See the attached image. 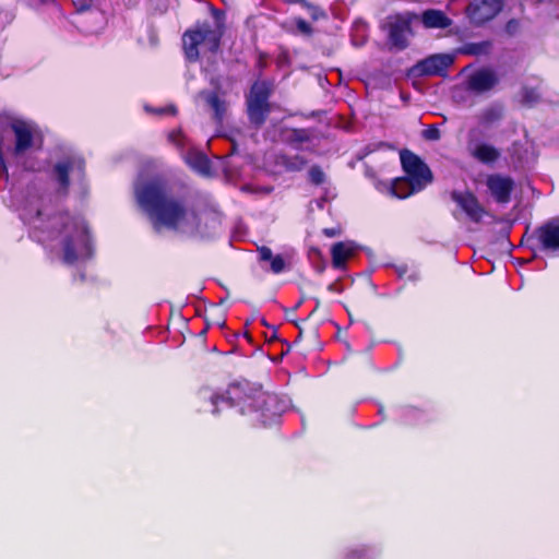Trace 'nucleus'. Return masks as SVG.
<instances>
[{"label":"nucleus","mask_w":559,"mask_h":559,"mask_svg":"<svg viewBox=\"0 0 559 559\" xmlns=\"http://www.w3.org/2000/svg\"><path fill=\"white\" fill-rule=\"evenodd\" d=\"M139 207L148 217L154 230H178L189 214L183 200L173 194L163 177H138L133 183Z\"/></svg>","instance_id":"obj_1"},{"label":"nucleus","mask_w":559,"mask_h":559,"mask_svg":"<svg viewBox=\"0 0 559 559\" xmlns=\"http://www.w3.org/2000/svg\"><path fill=\"white\" fill-rule=\"evenodd\" d=\"M216 407H235L242 416H247L252 425L270 426L288 409L289 401L262 390L261 386L248 381L228 385L222 393L212 396Z\"/></svg>","instance_id":"obj_2"},{"label":"nucleus","mask_w":559,"mask_h":559,"mask_svg":"<svg viewBox=\"0 0 559 559\" xmlns=\"http://www.w3.org/2000/svg\"><path fill=\"white\" fill-rule=\"evenodd\" d=\"M62 222V230L70 229V234L66 236L62 242L63 249V262L72 265L79 259V250L91 254V236L86 226H82L74 217L70 216L69 213L60 215Z\"/></svg>","instance_id":"obj_3"},{"label":"nucleus","mask_w":559,"mask_h":559,"mask_svg":"<svg viewBox=\"0 0 559 559\" xmlns=\"http://www.w3.org/2000/svg\"><path fill=\"white\" fill-rule=\"evenodd\" d=\"M15 142L13 147V156L17 163L24 166L28 171H40L33 163L28 164L25 158L41 147V138L36 127L26 121H14L12 123Z\"/></svg>","instance_id":"obj_4"},{"label":"nucleus","mask_w":559,"mask_h":559,"mask_svg":"<svg viewBox=\"0 0 559 559\" xmlns=\"http://www.w3.org/2000/svg\"><path fill=\"white\" fill-rule=\"evenodd\" d=\"M454 204L452 215L457 222L483 223L490 217L489 211L468 188H455L450 192Z\"/></svg>","instance_id":"obj_5"},{"label":"nucleus","mask_w":559,"mask_h":559,"mask_svg":"<svg viewBox=\"0 0 559 559\" xmlns=\"http://www.w3.org/2000/svg\"><path fill=\"white\" fill-rule=\"evenodd\" d=\"M433 177H371L372 185L382 194L405 199L424 190Z\"/></svg>","instance_id":"obj_6"},{"label":"nucleus","mask_w":559,"mask_h":559,"mask_svg":"<svg viewBox=\"0 0 559 559\" xmlns=\"http://www.w3.org/2000/svg\"><path fill=\"white\" fill-rule=\"evenodd\" d=\"M167 142L179 152L193 170L201 173V175H210L209 158L180 128L167 132Z\"/></svg>","instance_id":"obj_7"},{"label":"nucleus","mask_w":559,"mask_h":559,"mask_svg":"<svg viewBox=\"0 0 559 559\" xmlns=\"http://www.w3.org/2000/svg\"><path fill=\"white\" fill-rule=\"evenodd\" d=\"M272 85L265 81L255 82L247 99L248 115L252 123L261 126L270 112L269 97Z\"/></svg>","instance_id":"obj_8"},{"label":"nucleus","mask_w":559,"mask_h":559,"mask_svg":"<svg viewBox=\"0 0 559 559\" xmlns=\"http://www.w3.org/2000/svg\"><path fill=\"white\" fill-rule=\"evenodd\" d=\"M182 44L186 58L189 61H197L201 55L210 50V25L203 23L188 29L182 36Z\"/></svg>","instance_id":"obj_9"},{"label":"nucleus","mask_w":559,"mask_h":559,"mask_svg":"<svg viewBox=\"0 0 559 559\" xmlns=\"http://www.w3.org/2000/svg\"><path fill=\"white\" fill-rule=\"evenodd\" d=\"M412 15L409 13L395 14L386 17L384 27L388 29L389 41L392 47L402 50L407 47L411 35Z\"/></svg>","instance_id":"obj_10"},{"label":"nucleus","mask_w":559,"mask_h":559,"mask_svg":"<svg viewBox=\"0 0 559 559\" xmlns=\"http://www.w3.org/2000/svg\"><path fill=\"white\" fill-rule=\"evenodd\" d=\"M535 235L542 252L550 258H559V217L543 224Z\"/></svg>","instance_id":"obj_11"},{"label":"nucleus","mask_w":559,"mask_h":559,"mask_svg":"<svg viewBox=\"0 0 559 559\" xmlns=\"http://www.w3.org/2000/svg\"><path fill=\"white\" fill-rule=\"evenodd\" d=\"M110 162L118 165L124 162H136L140 167V175H157L164 171V163L159 158L150 156L138 157L132 150H121L110 156Z\"/></svg>","instance_id":"obj_12"},{"label":"nucleus","mask_w":559,"mask_h":559,"mask_svg":"<svg viewBox=\"0 0 559 559\" xmlns=\"http://www.w3.org/2000/svg\"><path fill=\"white\" fill-rule=\"evenodd\" d=\"M501 9V0H473L466 13L473 24L480 25L493 19Z\"/></svg>","instance_id":"obj_13"},{"label":"nucleus","mask_w":559,"mask_h":559,"mask_svg":"<svg viewBox=\"0 0 559 559\" xmlns=\"http://www.w3.org/2000/svg\"><path fill=\"white\" fill-rule=\"evenodd\" d=\"M454 62V56L450 53L431 55L418 61L413 71L419 75H443L447 69Z\"/></svg>","instance_id":"obj_14"},{"label":"nucleus","mask_w":559,"mask_h":559,"mask_svg":"<svg viewBox=\"0 0 559 559\" xmlns=\"http://www.w3.org/2000/svg\"><path fill=\"white\" fill-rule=\"evenodd\" d=\"M53 169L55 175H78L85 170V162L80 154L69 151L60 156Z\"/></svg>","instance_id":"obj_15"},{"label":"nucleus","mask_w":559,"mask_h":559,"mask_svg":"<svg viewBox=\"0 0 559 559\" xmlns=\"http://www.w3.org/2000/svg\"><path fill=\"white\" fill-rule=\"evenodd\" d=\"M486 187L490 197L498 203H508L513 190L511 177H486Z\"/></svg>","instance_id":"obj_16"},{"label":"nucleus","mask_w":559,"mask_h":559,"mask_svg":"<svg viewBox=\"0 0 559 559\" xmlns=\"http://www.w3.org/2000/svg\"><path fill=\"white\" fill-rule=\"evenodd\" d=\"M381 548L373 544H359L344 547L337 559H380Z\"/></svg>","instance_id":"obj_17"},{"label":"nucleus","mask_w":559,"mask_h":559,"mask_svg":"<svg viewBox=\"0 0 559 559\" xmlns=\"http://www.w3.org/2000/svg\"><path fill=\"white\" fill-rule=\"evenodd\" d=\"M402 168L406 175H431L423 159L409 150L400 152Z\"/></svg>","instance_id":"obj_18"},{"label":"nucleus","mask_w":559,"mask_h":559,"mask_svg":"<svg viewBox=\"0 0 559 559\" xmlns=\"http://www.w3.org/2000/svg\"><path fill=\"white\" fill-rule=\"evenodd\" d=\"M356 245L353 241H340L332 246V264L337 270L345 269L346 262L354 255Z\"/></svg>","instance_id":"obj_19"},{"label":"nucleus","mask_w":559,"mask_h":559,"mask_svg":"<svg viewBox=\"0 0 559 559\" xmlns=\"http://www.w3.org/2000/svg\"><path fill=\"white\" fill-rule=\"evenodd\" d=\"M496 83V74L487 69L475 72L468 80L469 88L478 93L490 90Z\"/></svg>","instance_id":"obj_20"},{"label":"nucleus","mask_w":559,"mask_h":559,"mask_svg":"<svg viewBox=\"0 0 559 559\" xmlns=\"http://www.w3.org/2000/svg\"><path fill=\"white\" fill-rule=\"evenodd\" d=\"M210 330V321L207 319L204 320V326L202 330L191 336V338L187 342V345L190 348V357L198 358L203 357L207 350V331Z\"/></svg>","instance_id":"obj_21"},{"label":"nucleus","mask_w":559,"mask_h":559,"mask_svg":"<svg viewBox=\"0 0 559 559\" xmlns=\"http://www.w3.org/2000/svg\"><path fill=\"white\" fill-rule=\"evenodd\" d=\"M468 150L474 158L485 164L493 163L500 156L499 151L487 143L469 144Z\"/></svg>","instance_id":"obj_22"},{"label":"nucleus","mask_w":559,"mask_h":559,"mask_svg":"<svg viewBox=\"0 0 559 559\" xmlns=\"http://www.w3.org/2000/svg\"><path fill=\"white\" fill-rule=\"evenodd\" d=\"M512 155L516 157L518 163L528 165L536 160L537 154L532 141L525 139L524 144L513 143Z\"/></svg>","instance_id":"obj_23"},{"label":"nucleus","mask_w":559,"mask_h":559,"mask_svg":"<svg viewBox=\"0 0 559 559\" xmlns=\"http://www.w3.org/2000/svg\"><path fill=\"white\" fill-rule=\"evenodd\" d=\"M421 21L427 28H447L452 24L442 11L433 9L425 11Z\"/></svg>","instance_id":"obj_24"},{"label":"nucleus","mask_w":559,"mask_h":559,"mask_svg":"<svg viewBox=\"0 0 559 559\" xmlns=\"http://www.w3.org/2000/svg\"><path fill=\"white\" fill-rule=\"evenodd\" d=\"M226 29V14L224 10L212 7V52L218 46V40Z\"/></svg>","instance_id":"obj_25"},{"label":"nucleus","mask_w":559,"mask_h":559,"mask_svg":"<svg viewBox=\"0 0 559 559\" xmlns=\"http://www.w3.org/2000/svg\"><path fill=\"white\" fill-rule=\"evenodd\" d=\"M276 165L286 171H301L304 162L297 156L278 155L275 158Z\"/></svg>","instance_id":"obj_26"},{"label":"nucleus","mask_w":559,"mask_h":559,"mask_svg":"<svg viewBox=\"0 0 559 559\" xmlns=\"http://www.w3.org/2000/svg\"><path fill=\"white\" fill-rule=\"evenodd\" d=\"M273 189L274 188L271 185L260 183V182H257V181H251V182H248V183H243L240 187V190L242 192L251 193V194H254L257 197L267 195V194H270L273 191Z\"/></svg>","instance_id":"obj_27"},{"label":"nucleus","mask_w":559,"mask_h":559,"mask_svg":"<svg viewBox=\"0 0 559 559\" xmlns=\"http://www.w3.org/2000/svg\"><path fill=\"white\" fill-rule=\"evenodd\" d=\"M490 50V43L489 41H480V43H469L464 45L461 48V52L464 55L469 56H480L486 55Z\"/></svg>","instance_id":"obj_28"},{"label":"nucleus","mask_w":559,"mask_h":559,"mask_svg":"<svg viewBox=\"0 0 559 559\" xmlns=\"http://www.w3.org/2000/svg\"><path fill=\"white\" fill-rule=\"evenodd\" d=\"M228 105L225 100H222L218 96L212 95V111H214L218 120H223L227 115Z\"/></svg>","instance_id":"obj_29"},{"label":"nucleus","mask_w":559,"mask_h":559,"mask_svg":"<svg viewBox=\"0 0 559 559\" xmlns=\"http://www.w3.org/2000/svg\"><path fill=\"white\" fill-rule=\"evenodd\" d=\"M298 1L307 8L308 13L312 20L318 21V20L324 19L326 16L325 12L322 9H320L319 7L309 4L305 0H298Z\"/></svg>","instance_id":"obj_30"},{"label":"nucleus","mask_w":559,"mask_h":559,"mask_svg":"<svg viewBox=\"0 0 559 559\" xmlns=\"http://www.w3.org/2000/svg\"><path fill=\"white\" fill-rule=\"evenodd\" d=\"M197 106L203 107L204 109L210 108V92L202 88L194 97Z\"/></svg>","instance_id":"obj_31"},{"label":"nucleus","mask_w":559,"mask_h":559,"mask_svg":"<svg viewBox=\"0 0 559 559\" xmlns=\"http://www.w3.org/2000/svg\"><path fill=\"white\" fill-rule=\"evenodd\" d=\"M145 110L154 112L156 115H170V116H175L177 114V108H176L175 105H168V106L158 107V108H151V107L146 106Z\"/></svg>","instance_id":"obj_32"},{"label":"nucleus","mask_w":559,"mask_h":559,"mask_svg":"<svg viewBox=\"0 0 559 559\" xmlns=\"http://www.w3.org/2000/svg\"><path fill=\"white\" fill-rule=\"evenodd\" d=\"M270 263H271V271L275 274L283 272L285 269V261L282 255H278V254L274 255L272 258V260L270 261Z\"/></svg>","instance_id":"obj_33"},{"label":"nucleus","mask_w":559,"mask_h":559,"mask_svg":"<svg viewBox=\"0 0 559 559\" xmlns=\"http://www.w3.org/2000/svg\"><path fill=\"white\" fill-rule=\"evenodd\" d=\"M423 135L427 140L437 141L440 139V131L437 127L430 126L426 130H424Z\"/></svg>","instance_id":"obj_34"},{"label":"nucleus","mask_w":559,"mask_h":559,"mask_svg":"<svg viewBox=\"0 0 559 559\" xmlns=\"http://www.w3.org/2000/svg\"><path fill=\"white\" fill-rule=\"evenodd\" d=\"M58 179V192L64 197L68 193L70 186V177H57Z\"/></svg>","instance_id":"obj_35"},{"label":"nucleus","mask_w":559,"mask_h":559,"mask_svg":"<svg viewBox=\"0 0 559 559\" xmlns=\"http://www.w3.org/2000/svg\"><path fill=\"white\" fill-rule=\"evenodd\" d=\"M501 117V110L498 108H490L484 114V120L486 122H492Z\"/></svg>","instance_id":"obj_36"},{"label":"nucleus","mask_w":559,"mask_h":559,"mask_svg":"<svg viewBox=\"0 0 559 559\" xmlns=\"http://www.w3.org/2000/svg\"><path fill=\"white\" fill-rule=\"evenodd\" d=\"M539 97V94L535 90H524L523 100L527 104L535 103Z\"/></svg>","instance_id":"obj_37"},{"label":"nucleus","mask_w":559,"mask_h":559,"mask_svg":"<svg viewBox=\"0 0 559 559\" xmlns=\"http://www.w3.org/2000/svg\"><path fill=\"white\" fill-rule=\"evenodd\" d=\"M258 253L261 261H271L274 257L272 250L265 246L259 247Z\"/></svg>","instance_id":"obj_38"},{"label":"nucleus","mask_w":559,"mask_h":559,"mask_svg":"<svg viewBox=\"0 0 559 559\" xmlns=\"http://www.w3.org/2000/svg\"><path fill=\"white\" fill-rule=\"evenodd\" d=\"M296 25H297V28L301 33H304V34H310L311 33V26L305 20H301V19L297 20Z\"/></svg>","instance_id":"obj_39"},{"label":"nucleus","mask_w":559,"mask_h":559,"mask_svg":"<svg viewBox=\"0 0 559 559\" xmlns=\"http://www.w3.org/2000/svg\"><path fill=\"white\" fill-rule=\"evenodd\" d=\"M333 198H335V192H334V190H328V191L325 192L324 197H323L320 201H318V202H317V203H318V206H319V207H323L322 202L329 201V200H331V199H333Z\"/></svg>","instance_id":"obj_40"},{"label":"nucleus","mask_w":559,"mask_h":559,"mask_svg":"<svg viewBox=\"0 0 559 559\" xmlns=\"http://www.w3.org/2000/svg\"><path fill=\"white\" fill-rule=\"evenodd\" d=\"M311 179V185L314 186V187H321V186H324L325 185V179L326 177H321V176H318V177H310Z\"/></svg>","instance_id":"obj_41"},{"label":"nucleus","mask_w":559,"mask_h":559,"mask_svg":"<svg viewBox=\"0 0 559 559\" xmlns=\"http://www.w3.org/2000/svg\"><path fill=\"white\" fill-rule=\"evenodd\" d=\"M340 233H341L340 228H324L323 229V234L329 238L335 237V236L340 235Z\"/></svg>","instance_id":"obj_42"},{"label":"nucleus","mask_w":559,"mask_h":559,"mask_svg":"<svg viewBox=\"0 0 559 559\" xmlns=\"http://www.w3.org/2000/svg\"><path fill=\"white\" fill-rule=\"evenodd\" d=\"M187 86L189 90H193L195 87L194 85V78L189 73L187 78Z\"/></svg>","instance_id":"obj_43"},{"label":"nucleus","mask_w":559,"mask_h":559,"mask_svg":"<svg viewBox=\"0 0 559 559\" xmlns=\"http://www.w3.org/2000/svg\"><path fill=\"white\" fill-rule=\"evenodd\" d=\"M515 26H516V22L515 21H513V20L509 21L508 24H507V31L509 33H512L513 29L515 28Z\"/></svg>","instance_id":"obj_44"},{"label":"nucleus","mask_w":559,"mask_h":559,"mask_svg":"<svg viewBox=\"0 0 559 559\" xmlns=\"http://www.w3.org/2000/svg\"><path fill=\"white\" fill-rule=\"evenodd\" d=\"M308 175H311V176H314V175H322L321 171H319L317 168H311L309 171H308Z\"/></svg>","instance_id":"obj_45"},{"label":"nucleus","mask_w":559,"mask_h":559,"mask_svg":"<svg viewBox=\"0 0 559 559\" xmlns=\"http://www.w3.org/2000/svg\"><path fill=\"white\" fill-rule=\"evenodd\" d=\"M191 215H192V216H193V218L197 221L195 226H197V227H199V223H200V222H199V217H198L197 213H195L194 211H191Z\"/></svg>","instance_id":"obj_46"},{"label":"nucleus","mask_w":559,"mask_h":559,"mask_svg":"<svg viewBox=\"0 0 559 559\" xmlns=\"http://www.w3.org/2000/svg\"><path fill=\"white\" fill-rule=\"evenodd\" d=\"M201 75H202L204 81H207V72L205 70L201 69Z\"/></svg>","instance_id":"obj_47"}]
</instances>
